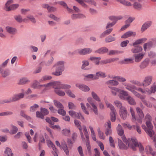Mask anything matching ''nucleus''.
I'll return each mask as SVG.
<instances>
[{
  "label": "nucleus",
  "instance_id": "obj_1",
  "mask_svg": "<svg viewBox=\"0 0 156 156\" xmlns=\"http://www.w3.org/2000/svg\"><path fill=\"white\" fill-rule=\"evenodd\" d=\"M125 86V88H119L117 87H111L112 89V93L114 96H116L118 93L119 98L122 100H127V92L126 89H127L126 84L122 83Z\"/></svg>",
  "mask_w": 156,
  "mask_h": 156
},
{
  "label": "nucleus",
  "instance_id": "obj_2",
  "mask_svg": "<svg viewBox=\"0 0 156 156\" xmlns=\"http://www.w3.org/2000/svg\"><path fill=\"white\" fill-rule=\"evenodd\" d=\"M127 143L129 147L135 151L136 150V147H138L140 153H143L144 151V148L141 144L138 142L137 140L135 138H128L127 139Z\"/></svg>",
  "mask_w": 156,
  "mask_h": 156
},
{
  "label": "nucleus",
  "instance_id": "obj_3",
  "mask_svg": "<svg viewBox=\"0 0 156 156\" xmlns=\"http://www.w3.org/2000/svg\"><path fill=\"white\" fill-rule=\"evenodd\" d=\"M64 62L63 61H59L53 66L55 67V71L51 73V74L55 76H59L62 74V72L65 69Z\"/></svg>",
  "mask_w": 156,
  "mask_h": 156
},
{
  "label": "nucleus",
  "instance_id": "obj_4",
  "mask_svg": "<svg viewBox=\"0 0 156 156\" xmlns=\"http://www.w3.org/2000/svg\"><path fill=\"white\" fill-rule=\"evenodd\" d=\"M156 46V37L150 39L147 43L144 44V49L146 51L147 49L150 50L151 48Z\"/></svg>",
  "mask_w": 156,
  "mask_h": 156
},
{
  "label": "nucleus",
  "instance_id": "obj_5",
  "mask_svg": "<svg viewBox=\"0 0 156 156\" xmlns=\"http://www.w3.org/2000/svg\"><path fill=\"white\" fill-rule=\"evenodd\" d=\"M105 102L107 107L109 108L111 110V112L110 113L111 120L112 122H114L116 119V110L114 106L112 104L109 103L107 101H105Z\"/></svg>",
  "mask_w": 156,
  "mask_h": 156
},
{
  "label": "nucleus",
  "instance_id": "obj_6",
  "mask_svg": "<svg viewBox=\"0 0 156 156\" xmlns=\"http://www.w3.org/2000/svg\"><path fill=\"white\" fill-rule=\"evenodd\" d=\"M87 100L88 103H87L86 105L87 108L90 107V105H91L92 108L91 109L93 111L94 113L96 114H98V110L97 107V106L94 104V101L91 97H89L87 99Z\"/></svg>",
  "mask_w": 156,
  "mask_h": 156
},
{
  "label": "nucleus",
  "instance_id": "obj_7",
  "mask_svg": "<svg viewBox=\"0 0 156 156\" xmlns=\"http://www.w3.org/2000/svg\"><path fill=\"white\" fill-rule=\"evenodd\" d=\"M146 124L147 127V129L149 131L151 132V138L152 139L154 142L156 141V136L155 133L153 130V126L152 124L151 123V121H146Z\"/></svg>",
  "mask_w": 156,
  "mask_h": 156
},
{
  "label": "nucleus",
  "instance_id": "obj_8",
  "mask_svg": "<svg viewBox=\"0 0 156 156\" xmlns=\"http://www.w3.org/2000/svg\"><path fill=\"white\" fill-rule=\"evenodd\" d=\"M92 51L91 48H80L75 50L74 53H77L80 55H84L90 54Z\"/></svg>",
  "mask_w": 156,
  "mask_h": 156
},
{
  "label": "nucleus",
  "instance_id": "obj_9",
  "mask_svg": "<svg viewBox=\"0 0 156 156\" xmlns=\"http://www.w3.org/2000/svg\"><path fill=\"white\" fill-rule=\"evenodd\" d=\"M24 96L23 93H20L14 94L12 98H10L12 102L16 101L23 98Z\"/></svg>",
  "mask_w": 156,
  "mask_h": 156
},
{
  "label": "nucleus",
  "instance_id": "obj_10",
  "mask_svg": "<svg viewBox=\"0 0 156 156\" xmlns=\"http://www.w3.org/2000/svg\"><path fill=\"white\" fill-rule=\"evenodd\" d=\"M69 115L73 118L80 119L81 117L82 120L85 119L84 117L80 113H77L73 110L69 111Z\"/></svg>",
  "mask_w": 156,
  "mask_h": 156
},
{
  "label": "nucleus",
  "instance_id": "obj_11",
  "mask_svg": "<svg viewBox=\"0 0 156 156\" xmlns=\"http://www.w3.org/2000/svg\"><path fill=\"white\" fill-rule=\"evenodd\" d=\"M137 89L133 85H131L129 84H127V90L131 91L135 96L139 98L140 96V94L134 90H137Z\"/></svg>",
  "mask_w": 156,
  "mask_h": 156
},
{
  "label": "nucleus",
  "instance_id": "obj_12",
  "mask_svg": "<svg viewBox=\"0 0 156 156\" xmlns=\"http://www.w3.org/2000/svg\"><path fill=\"white\" fill-rule=\"evenodd\" d=\"M74 122L76 126L79 129L80 131V133L82 139L83 141H84L85 140V138L83 136V133L82 132V127L81 126V122L75 119L74 120Z\"/></svg>",
  "mask_w": 156,
  "mask_h": 156
},
{
  "label": "nucleus",
  "instance_id": "obj_13",
  "mask_svg": "<svg viewBox=\"0 0 156 156\" xmlns=\"http://www.w3.org/2000/svg\"><path fill=\"white\" fill-rule=\"evenodd\" d=\"M152 24V22L151 21H148L144 22L141 27L140 29L141 32L143 33L145 31L151 26Z\"/></svg>",
  "mask_w": 156,
  "mask_h": 156
},
{
  "label": "nucleus",
  "instance_id": "obj_14",
  "mask_svg": "<svg viewBox=\"0 0 156 156\" xmlns=\"http://www.w3.org/2000/svg\"><path fill=\"white\" fill-rule=\"evenodd\" d=\"M106 84L108 86V87L111 89V91L112 92V89L111 87H112L111 86H117L119 84V83L118 81L115 80H110L107 81L106 82Z\"/></svg>",
  "mask_w": 156,
  "mask_h": 156
},
{
  "label": "nucleus",
  "instance_id": "obj_15",
  "mask_svg": "<svg viewBox=\"0 0 156 156\" xmlns=\"http://www.w3.org/2000/svg\"><path fill=\"white\" fill-rule=\"evenodd\" d=\"M152 80V77L151 76H146L143 82V86L146 87L149 85L151 84Z\"/></svg>",
  "mask_w": 156,
  "mask_h": 156
},
{
  "label": "nucleus",
  "instance_id": "obj_16",
  "mask_svg": "<svg viewBox=\"0 0 156 156\" xmlns=\"http://www.w3.org/2000/svg\"><path fill=\"white\" fill-rule=\"evenodd\" d=\"M0 74L4 78L6 77L10 74V70L8 69H0Z\"/></svg>",
  "mask_w": 156,
  "mask_h": 156
},
{
  "label": "nucleus",
  "instance_id": "obj_17",
  "mask_svg": "<svg viewBox=\"0 0 156 156\" xmlns=\"http://www.w3.org/2000/svg\"><path fill=\"white\" fill-rule=\"evenodd\" d=\"M5 29L6 32L10 34L15 35L17 33V30L14 27L7 26Z\"/></svg>",
  "mask_w": 156,
  "mask_h": 156
},
{
  "label": "nucleus",
  "instance_id": "obj_18",
  "mask_svg": "<svg viewBox=\"0 0 156 156\" xmlns=\"http://www.w3.org/2000/svg\"><path fill=\"white\" fill-rule=\"evenodd\" d=\"M57 86H59V87L62 89L68 90L71 87L70 85L68 84L62 83L61 82L59 81H58V82L56 83Z\"/></svg>",
  "mask_w": 156,
  "mask_h": 156
},
{
  "label": "nucleus",
  "instance_id": "obj_19",
  "mask_svg": "<svg viewBox=\"0 0 156 156\" xmlns=\"http://www.w3.org/2000/svg\"><path fill=\"white\" fill-rule=\"evenodd\" d=\"M75 85L76 87L84 92H87L90 90L88 87L82 84L76 83Z\"/></svg>",
  "mask_w": 156,
  "mask_h": 156
},
{
  "label": "nucleus",
  "instance_id": "obj_20",
  "mask_svg": "<svg viewBox=\"0 0 156 156\" xmlns=\"http://www.w3.org/2000/svg\"><path fill=\"white\" fill-rule=\"evenodd\" d=\"M59 87V86H56L54 87L55 92L59 96H64L65 95V93L64 91L61 90L60 89H61Z\"/></svg>",
  "mask_w": 156,
  "mask_h": 156
},
{
  "label": "nucleus",
  "instance_id": "obj_21",
  "mask_svg": "<svg viewBox=\"0 0 156 156\" xmlns=\"http://www.w3.org/2000/svg\"><path fill=\"white\" fill-rule=\"evenodd\" d=\"M120 116L123 119H126L127 117V111L124 107H122L120 108Z\"/></svg>",
  "mask_w": 156,
  "mask_h": 156
},
{
  "label": "nucleus",
  "instance_id": "obj_22",
  "mask_svg": "<svg viewBox=\"0 0 156 156\" xmlns=\"http://www.w3.org/2000/svg\"><path fill=\"white\" fill-rule=\"evenodd\" d=\"M144 56V54L143 53L135 54L134 57L135 58V62H140L143 58Z\"/></svg>",
  "mask_w": 156,
  "mask_h": 156
},
{
  "label": "nucleus",
  "instance_id": "obj_23",
  "mask_svg": "<svg viewBox=\"0 0 156 156\" xmlns=\"http://www.w3.org/2000/svg\"><path fill=\"white\" fill-rule=\"evenodd\" d=\"M108 51V50L107 48L105 47H102L95 51L94 53L101 54L106 53Z\"/></svg>",
  "mask_w": 156,
  "mask_h": 156
},
{
  "label": "nucleus",
  "instance_id": "obj_24",
  "mask_svg": "<svg viewBox=\"0 0 156 156\" xmlns=\"http://www.w3.org/2000/svg\"><path fill=\"white\" fill-rule=\"evenodd\" d=\"M150 60L148 58L145 59L140 66V69H142L145 68L148 65Z\"/></svg>",
  "mask_w": 156,
  "mask_h": 156
},
{
  "label": "nucleus",
  "instance_id": "obj_25",
  "mask_svg": "<svg viewBox=\"0 0 156 156\" xmlns=\"http://www.w3.org/2000/svg\"><path fill=\"white\" fill-rule=\"evenodd\" d=\"M134 46V48L131 49L132 51L134 53H136L140 52L143 50L141 46L139 45H136Z\"/></svg>",
  "mask_w": 156,
  "mask_h": 156
},
{
  "label": "nucleus",
  "instance_id": "obj_26",
  "mask_svg": "<svg viewBox=\"0 0 156 156\" xmlns=\"http://www.w3.org/2000/svg\"><path fill=\"white\" fill-rule=\"evenodd\" d=\"M95 79L98 80L100 77L102 78H105L106 77V75L105 73L101 71H98L96 73Z\"/></svg>",
  "mask_w": 156,
  "mask_h": 156
},
{
  "label": "nucleus",
  "instance_id": "obj_27",
  "mask_svg": "<svg viewBox=\"0 0 156 156\" xmlns=\"http://www.w3.org/2000/svg\"><path fill=\"white\" fill-rule=\"evenodd\" d=\"M147 40L146 38L144 37L142 38L138 39L135 41L133 44L134 46L136 45L137 46V45L140 44L142 43L145 42Z\"/></svg>",
  "mask_w": 156,
  "mask_h": 156
},
{
  "label": "nucleus",
  "instance_id": "obj_28",
  "mask_svg": "<svg viewBox=\"0 0 156 156\" xmlns=\"http://www.w3.org/2000/svg\"><path fill=\"white\" fill-rule=\"evenodd\" d=\"M95 75L92 74H87L84 76V80H96Z\"/></svg>",
  "mask_w": 156,
  "mask_h": 156
},
{
  "label": "nucleus",
  "instance_id": "obj_29",
  "mask_svg": "<svg viewBox=\"0 0 156 156\" xmlns=\"http://www.w3.org/2000/svg\"><path fill=\"white\" fill-rule=\"evenodd\" d=\"M134 8L137 10H140L142 9V5L139 2H135L133 5Z\"/></svg>",
  "mask_w": 156,
  "mask_h": 156
},
{
  "label": "nucleus",
  "instance_id": "obj_30",
  "mask_svg": "<svg viewBox=\"0 0 156 156\" xmlns=\"http://www.w3.org/2000/svg\"><path fill=\"white\" fill-rule=\"evenodd\" d=\"M4 154L5 156H13V155L11 149L8 147L5 148Z\"/></svg>",
  "mask_w": 156,
  "mask_h": 156
},
{
  "label": "nucleus",
  "instance_id": "obj_31",
  "mask_svg": "<svg viewBox=\"0 0 156 156\" xmlns=\"http://www.w3.org/2000/svg\"><path fill=\"white\" fill-rule=\"evenodd\" d=\"M61 147L63 149L66 154L67 155H69V151L68 149L66 144L65 142H64L61 143Z\"/></svg>",
  "mask_w": 156,
  "mask_h": 156
},
{
  "label": "nucleus",
  "instance_id": "obj_32",
  "mask_svg": "<svg viewBox=\"0 0 156 156\" xmlns=\"http://www.w3.org/2000/svg\"><path fill=\"white\" fill-rule=\"evenodd\" d=\"M118 145L120 149H126V145L122 142V141L119 139L118 138Z\"/></svg>",
  "mask_w": 156,
  "mask_h": 156
},
{
  "label": "nucleus",
  "instance_id": "obj_33",
  "mask_svg": "<svg viewBox=\"0 0 156 156\" xmlns=\"http://www.w3.org/2000/svg\"><path fill=\"white\" fill-rule=\"evenodd\" d=\"M53 102L55 105L58 108H64V106L62 104L58 101L54 100H53Z\"/></svg>",
  "mask_w": 156,
  "mask_h": 156
},
{
  "label": "nucleus",
  "instance_id": "obj_34",
  "mask_svg": "<svg viewBox=\"0 0 156 156\" xmlns=\"http://www.w3.org/2000/svg\"><path fill=\"white\" fill-rule=\"evenodd\" d=\"M82 62V63L81 66L82 69L84 70L87 69L86 67L88 66L89 65V63L88 61L86 60H83Z\"/></svg>",
  "mask_w": 156,
  "mask_h": 156
},
{
  "label": "nucleus",
  "instance_id": "obj_35",
  "mask_svg": "<svg viewBox=\"0 0 156 156\" xmlns=\"http://www.w3.org/2000/svg\"><path fill=\"white\" fill-rule=\"evenodd\" d=\"M19 6V5L18 4H12L9 7L7 8L6 11H9L11 10H14L16 9Z\"/></svg>",
  "mask_w": 156,
  "mask_h": 156
},
{
  "label": "nucleus",
  "instance_id": "obj_36",
  "mask_svg": "<svg viewBox=\"0 0 156 156\" xmlns=\"http://www.w3.org/2000/svg\"><path fill=\"white\" fill-rule=\"evenodd\" d=\"M91 94L92 96L94 99L98 102L101 101L100 98L95 92L92 91Z\"/></svg>",
  "mask_w": 156,
  "mask_h": 156
},
{
  "label": "nucleus",
  "instance_id": "obj_37",
  "mask_svg": "<svg viewBox=\"0 0 156 156\" xmlns=\"http://www.w3.org/2000/svg\"><path fill=\"white\" fill-rule=\"evenodd\" d=\"M118 134L120 136L124 134V131L120 125L119 124L117 128Z\"/></svg>",
  "mask_w": 156,
  "mask_h": 156
},
{
  "label": "nucleus",
  "instance_id": "obj_38",
  "mask_svg": "<svg viewBox=\"0 0 156 156\" xmlns=\"http://www.w3.org/2000/svg\"><path fill=\"white\" fill-rule=\"evenodd\" d=\"M52 78V77L51 76L45 75L42 76L41 79L39 80V82H41L43 81L49 80Z\"/></svg>",
  "mask_w": 156,
  "mask_h": 156
},
{
  "label": "nucleus",
  "instance_id": "obj_39",
  "mask_svg": "<svg viewBox=\"0 0 156 156\" xmlns=\"http://www.w3.org/2000/svg\"><path fill=\"white\" fill-rule=\"evenodd\" d=\"M112 28H111L106 30L101 34V37H104L106 35H108L112 32Z\"/></svg>",
  "mask_w": 156,
  "mask_h": 156
},
{
  "label": "nucleus",
  "instance_id": "obj_40",
  "mask_svg": "<svg viewBox=\"0 0 156 156\" xmlns=\"http://www.w3.org/2000/svg\"><path fill=\"white\" fill-rule=\"evenodd\" d=\"M127 101L131 105H135L136 102L134 99L131 96L127 94Z\"/></svg>",
  "mask_w": 156,
  "mask_h": 156
},
{
  "label": "nucleus",
  "instance_id": "obj_41",
  "mask_svg": "<svg viewBox=\"0 0 156 156\" xmlns=\"http://www.w3.org/2000/svg\"><path fill=\"white\" fill-rule=\"evenodd\" d=\"M115 38L112 37L111 35H109L106 37L105 41L106 43H109L115 41Z\"/></svg>",
  "mask_w": 156,
  "mask_h": 156
},
{
  "label": "nucleus",
  "instance_id": "obj_42",
  "mask_svg": "<svg viewBox=\"0 0 156 156\" xmlns=\"http://www.w3.org/2000/svg\"><path fill=\"white\" fill-rule=\"evenodd\" d=\"M123 52L122 51L118 50H111L109 51L108 54L109 55H112L116 54H119Z\"/></svg>",
  "mask_w": 156,
  "mask_h": 156
},
{
  "label": "nucleus",
  "instance_id": "obj_43",
  "mask_svg": "<svg viewBox=\"0 0 156 156\" xmlns=\"http://www.w3.org/2000/svg\"><path fill=\"white\" fill-rule=\"evenodd\" d=\"M29 81V80L27 78H23L20 80L19 83L20 84H24Z\"/></svg>",
  "mask_w": 156,
  "mask_h": 156
},
{
  "label": "nucleus",
  "instance_id": "obj_44",
  "mask_svg": "<svg viewBox=\"0 0 156 156\" xmlns=\"http://www.w3.org/2000/svg\"><path fill=\"white\" fill-rule=\"evenodd\" d=\"M14 18L17 22L21 23L23 21L22 16L20 15H18L14 16Z\"/></svg>",
  "mask_w": 156,
  "mask_h": 156
},
{
  "label": "nucleus",
  "instance_id": "obj_45",
  "mask_svg": "<svg viewBox=\"0 0 156 156\" xmlns=\"http://www.w3.org/2000/svg\"><path fill=\"white\" fill-rule=\"evenodd\" d=\"M137 90L143 94H146L147 93L148 94H150V90L147 88L144 90L141 88H139L137 89Z\"/></svg>",
  "mask_w": 156,
  "mask_h": 156
},
{
  "label": "nucleus",
  "instance_id": "obj_46",
  "mask_svg": "<svg viewBox=\"0 0 156 156\" xmlns=\"http://www.w3.org/2000/svg\"><path fill=\"white\" fill-rule=\"evenodd\" d=\"M86 145L87 147V150L88 151L89 154L90 155H91V147L89 140H86Z\"/></svg>",
  "mask_w": 156,
  "mask_h": 156
},
{
  "label": "nucleus",
  "instance_id": "obj_47",
  "mask_svg": "<svg viewBox=\"0 0 156 156\" xmlns=\"http://www.w3.org/2000/svg\"><path fill=\"white\" fill-rule=\"evenodd\" d=\"M130 112L131 114L132 115V122H135L136 120V117L135 115L133 109V108L130 107Z\"/></svg>",
  "mask_w": 156,
  "mask_h": 156
},
{
  "label": "nucleus",
  "instance_id": "obj_48",
  "mask_svg": "<svg viewBox=\"0 0 156 156\" xmlns=\"http://www.w3.org/2000/svg\"><path fill=\"white\" fill-rule=\"evenodd\" d=\"M39 107V105L37 104H35L30 107V110L31 112H34L36 110L37 108H38Z\"/></svg>",
  "mask_w": 156,
  "mask_h": 156
},
{
  "label": "nucleus",
  "instance_id": "obj_49",
  "mask_svg": "<svg viewBox=\"0 0 156 156\" xmlns=\"http://www.w3.org/2000/svg\"><path fill=\"white\" fill-rule=\"evenodd\" d=\"M70 132V129L69 128L63 129L62 131V133L66 136H68Z\"/></svg>",
  "mask_w": 156,
  "mask_h": 156
},
{
  "label": "nucleus",
  "instance_id": "obj_50",
  "mask_svg": "<svg viewBox=\"0 0 156 156\" xmlns=\"http://www.w3.org/2000/svg\"><path fill=\"white\" fill-rule=\"evenodd\" d=\"M66 92L68 95L69 97H71L72 98H75V95L70 90L68 89L66 90Z\"/></svg>",
  "mask_w": 156,
  "mask_h": 156
},
{
  "label": "nucleus",
  "instance_id": "obj_51",
  "mask_svg": "<svg viewBox=\"0 0 156 156\" xmlns=\"http://www.w3.org/2000/svg\"><path fill=\"white\" fill-rule=\"evenodd\" d=\"M12 129L11 132V134H13L16 133L18 131V129L17 127L13 125H12Z\"/></svg>",
  "mask_w": 156,
  "mask_h": 156
},
{
  "label": "nucleus",
  "instance_id": "obj_52",
  "mask_svg": "<svg viewBox=\"0 0 156 156\" xmlns=\"http://www.w3.org/2000/svg\"><path fill=\"white\" fill-rule=\"evenodd\" d=\"M9 60V59L8 58L1 64L0 65V69H5V68Z\"/></svg>",
  "mask_w": 156,
  "mask_h": 156
},
{
  "label": "nucleus",
  "instance_id": "obj_53",
  "mask_svg": "<svg viewBox=\"0 0 156 156\" xmlns=\"http://www.w3.org/2000/svg\"><path fill=\"white\" fill-rule=\"evenodd\" d=\"M136 112L138 115V116H141L143 117L144 115L142 110L139 107H137L136 108Z\"/></svg>",
  "mask_w": 156,
  "mask_h": 156
},
{
  "label": "nucleus",
  "instance_id": "obj_54",
  "mask_svg": "<svg viewBox=\"0 0 156 156\" xmlns=\"http://www.w3.org/2000/svg\"><path fill=\"white\" fill-rule=\"evenodd\" d=\"M41 112L44 116L48 114L49 113V112L48 110L44 108H41Z\"/></svg>",
  "mask_w": 156,
  "mask_h": 156
},
{
  "label": "nucleus",
  "instance_id": "obj_55",
  "mask_svg": "<svg viewBox=\"0 0 156 156\" xmlns=\"http://www.w3.org/2000/svg\"><path fill=\"white\" fill-rule=\"evenodd\" d=\"M82 109L83 110V111L86 114L89 115V112L88 111L86 110V107L85 106L84 104L83 103H80Z\"/></svg>",
  "mask_w": 156,
  "mask_h": 156
},
{
  "label": "nucleus",
  "instance_id": "obj_56",
  "mask_svg": "<svg viewBox=\"0 0 156 156\" xmlns=\"http://www.w3.org/2000/svg\"><path fill=\"white\" fill-rule=\"evenodd\" d=\"M58 113L62 116H65L66 114V112L63 109V108H59L58 110Z\"/></svg>",
  "mask_w": 156,
  "mask_h": 156
},
{
  "label": "nucleus",
  "instance_id": "obj_57",
  "mask_svg": "<svg viewBox=\"0 0 156 156\" xmlns=\"http://www.w3.org/2000/svg\"><path fill=\"white\" fill-rule=\"evenodd\" d=\"M109 141L110 146L112 147H115L114 141L113 138L111 136H110L109 137Z\"/></svg>",
  "mask_w": 156,
  "mask_h": 156
},
{
  "label": "nucleus",
  "instance_id": "obj_58",
  "mask_svg": "<svg viewBox=\"0 0 156 156\" xmlns=\"http://www.w3.org/2000/svg\"><path fill=\"white\" fill-rule=\"evenodd\" d=\"M113 78H116L119 81L122 83L125 82L126 80V79L119 76H116Z\"/></svg>",
  "mask_w": 156,
  "mask_h": 156
},
{
  "label": "nucleus",
  "instance_id": "obj_59",
  "mask_svg": "<svg viewBox=\"0 0 156 156\" xmlns=\"http://www.w3.org/2000/svg\"><path fill=\"white\" fill-rule=\"evenodd\" d=\"M11 99L10 98L4 100H2L0 101V104H4L5 103H11Z\"/></svg>",
  "mask_w": 156,
  "mask_h": 156
},
{
  "label": "nucleus",
  "instance_id": "obj_60",
  "mask_svg": "<svg viewBox=\"0 0 156 156\" xmlns=\"http://www.w3.org/2000/svg\"><path fill=\"white\" fill-rule=\"evenodd\" d=\"M142 128L144 130L146 133L151 137V132L149 131L148 129L146 127L145 125H142Z\"/></svg>",
  "mask_w": 156,
  "mask_h": 156
},
{
  "label": "nucleus",
  "instance_id": "obj_61",
  "mask_svg": "<svg viewBox=\"0 0 156 156\" xmlns=\"http://www.w3.org/2000/svg\"><path fill=\"white\" fill-rule=\"evenodd\" d=\"M135 20V18L132 17H129L127 19V27L130 26V23H132Z\"/></svg>",
  "mask_w": 156,
  "mask_h": 156
},
{
  "label": "nucleus",
  "instance_id": "obj_62",
  "mask_svg": "<svg viewBox=\"0 0 156 156\" xmlns=\"http://www.w3.org/2000/svg\"><path fill=\"white\" fill-rule=\"evenodd\" d=\"M36 117L37 118L41 119H44V116L42 114V113L39 111H37L36 112Z\"/></svg>",
  "mask_w": 156,
  "mask_h": 156
},
{
  "label": "nucleus",
  "instance_id": "obj_63",
  "mask_svg": "<svg viewBox=\"0 0 156 156\" xmlns=\"http://www.w3.org/2000/svg\"><path fill=\"white\" fill-rule=\"evenodd\" d=\"M48 16L52 19L57 21H59L60 20L59 18L57 17L55 15L53 14H50Z\"/></svg>",
  "mask_w": 156,
  "mask_h": 156
},
{
  "label": "nucleus",
  "instance_id": "obj_64",
  "mask_svg": "<svg viewBox=\"0 0 156 156\" xmlns=\"http://www.w3.org/2000/svg\"><path fill=\"white\" fill-rule=\"evenodd\" d=\"M150 94L151 93H154L156 91V85L153 84L151 88Z\"/></svg>",
  "mask_w": 156,
  "mask_h": 156
}]
</instances>
